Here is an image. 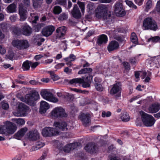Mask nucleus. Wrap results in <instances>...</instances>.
Returning <instances> with one entry per match:
<instances>
[{"mask_svg": "<svg viewBox=\"0 0 160 160\" xmlns=\"http://www.w3.org/2000/svg\"><path fill=\"white\" fill-rule=\"evenodd\" d=\"M95 16L98 19L102 18L105 22H108L110 20L111 15H107V16H106V15H105L103 13H102L96 9L95 10Z\"/></svg>", "mask_w": 160, "mask_h": 160, "instance_id": "f3484780", "label": "nucleus"}, {"mask_svg": "<svg viewBox=\"0 0 160 160\" xmlns=\"http://www.w3.org/2000/svg\"><path fill=\"white\" fill-rule=\"evenodd\" d=\"M53 125L57 128H58L62 131H66L68 129L67 124L65 122H54Z\"/></svg>", "mask_w": 160, "mask_h": 160, "instance_id": "aec40b11", "label": "nucleus"}, {"mask_svg": "<svg viewBox=\"0 0 160 160\" xmlns=\"http://www.w3.org/2000/svg\"><path fill=\"white\" fill-rule=\"evenodd\" d=\"M86 78L85 79V81L89 82L91 83L92 81V80L93 77L90 74H88L86 75Z\"/></svg>", "mask_w": 160, "mask_h": 160, "instance_id": "09e8293b", "label": "nucleus"}, {"mask_svg": "<svg viewBox=\"0 0 160 160\" xmlns=\"http://www.w3.org/2000/svg\"><path fill=\"white\" fill-rule=\"evenodd\" d=\"M151 72H148V75L144 80L145 82H148L150 80V78L149 77L151 76Z\"/></svg>", "mask_w": 160, "mask_h": 160, "instance_id": "680f3d73", "label": "nucleus"}, {"mask_svg": "<svg viewBox=\"0 0 160 160\" xmlns=\"http://www.w3.org/2000/svg\"><path fill=\"white\" fill-rule=\"evenodd\" d=\"M19 13L20 16V20L21 21H24L25 20L26 17L25 15V11L22 8L19 9Z\"/></svg>", "mask_w": 160, "mask_h": 160, "instance_id": "473e14b6", "label": "nucleus"}, {"mask_svg": "<svg viewBox=\"0 0 160 160\" xmlns=\"http://www.w3.org/2000/svg\"><path fill=\"white\" fill-rule=\"evenodd\" d=\"M68 15L66 13L63 12L60 14L58 18V20L59 21H63L67 19Z\"/></svg>", "mask_w": 160, "mask_h": 160, "instance_id": "ea45409f", "label": "nucleus"}, {"mask_svg": "<svg viewBox=\"0 0 160 160\" xmlns=\"http://www.w3.org/2000/svg\"><path fill=\"white\" fill-rule=\"evenodd\" d=\"M66 0H57L55 2V4L64 6L66 5Z\"/></svg>", "mask_w": 160, "mask_h": 160, "instance_id": "de8ad7c7", "label": "nucleus"}, {"mask_svg": "<svg viewBox=\"0 0 160 160\" xmlns=\"http://www.w3.org/2000/svg\"><path fill=\"white\" fill-rule=\"evenodd\" d=\"M67 28L65 26H62L58 28L56 30L55 34L56 39H60L63 38L66 33Z\"/></svg>", "mask_w": 160, "mask_h": 160, "instance_id": "ddd939ff", "label": "nucleus"}, {"mask_svg": "<svg viewBox=\"0 0 160 160\" xmlns=\"http://www.w3.org/2000/svg\"><path fill=\"white\" fill-rule=\"evenodd\" d=\"M119 48V44L115 40L112 41L110 42L107 47L108 50L110 52L117 50Z\"/></svg>", "mask_w": 160, "mask_h": 160, "instance_id": "dca6fc26", "label": "nucleus"}, {"mask_svg": "<svg viewBox=\"0 0 160 160\" xmlns=\"http://www.w3.org/2000/svg\"><path fill=\"white\" fill-rule=\"evenodd\" d=\"M51 115L54 119L63 118H67L68 114L65 110L61 107L55 108L51 112Z\"/></svg>", "mask_w": 160, "mask_h": 160, "instance_id": "f257e3e1", "label": "nucleus"}, {"mask_svg": "<svg viewBox=\"0 0 160 160\" xmlns=\"http://www.w3.org/2000/svg\"><path fill=\"white\" fill-rule=\"evenodd\" d=\"M67 41H63L62 42V43L61 44V45H62L64 51H66L67 48V44L66 43Z\"/></svg>", "mask_w": 160, "mask_h": 160, "instance_id": "e2e57ef3", "label": "nucleus"}, {"mask_svg": "<svg viewBox=\"0 0 160 160\" xmlns=\"http://www.w3.org/2000/svg\"><path fill=\"white\" fill-rule=\"evenodd\" d=\"M16 6L14 3L9 5L7 8L8 12L9 13L13 12L15 11Z\"/></svg>", "mask_w": 160, "mask_h": 160, "instance_id": "72a5a7b5", "label": "nucleus"}, {"mask_svg": "<svg viewBox=\"0 0 160 160\" xmlns=\"http://www.w3.org/2000/svg\"><path fill=\"white\" fill-rule=\"evenodd\" d=\"M72 14L73 17L77 19H79L81 17V14L78 6L75 4L72 11Z\"/></svg>", "mask_w": 160, "mask_h": 160, "instance_id": "412c9836", "label": "nucleus"}, {"mask_svg": "<svg viewBox=\"0 0 160 160\" xmlns=\"http://www.w3.org/2000/svg\"><path fill=\"white\" fill-rule=\"evenodd\" d=\"M59 132L56 129L50 127H46L42 130V134L45 137H51L59 135Z\"/></svg>", "mask_w": 160, "mask_h": 160, "instance_id": "6e6552de", "label": "nucleus"}, {"mask_svg": "<svg viewBox=\"0 0 160 160\" xmlns=\"http://www.w3.org/2000/svg\"><path fill=\"white\" fill-rule=\"evenodd\" d=\"M140 114L141 117L142 121L146 126L151 127L154 124L156 120L152 116L143 111H140Z\"/></svg>", "mask_w": 160, "mask_h": 160, "instance_id": "f03ea898", "label": "nucleus"}, {"mask_svg": "<svg viewBox=\"0 0 160 160\" xmlns=\"http://www.w3.org/2000/svg\"><path fill=\"white\" fill-rule=\"evenodd\" d=\"M78 4L80 8L81 9L82 13L84 14L85 10V4L84 2H78Z\"/></svg>", "mask_w": 160, "mask_h": 160, "instance_id": "49530a36", "label": "nucleus"}, {"mask_svg": "<svg viewBox=\"0 0 160 160\" xmlns=\"http://www.w3.org/2000/svg\"><path fill=\"white\" fill-rule=\"evenodd\" d=\"M141 54H139L136 56L135 57L132 58L130 59V62L131 64H135L137 62V59Z\"/></svg>", "mask_w": 160, "mask_h": 160, "instance_id": "8fccbe9b", "label": "nucleus"}, {"mask_svg": "<svg viewBox=\"0 0 160 160\" xmlns=\"http://www.w3.org/2000/svg\"><path fill=\"white\" fill-rule=\"evenodd\" d=\"M92 69L91 68H83L79 70L78 74H82L88 73L90 74L89 73L92 72Z\"/></svg>", "mask_w": 160, "mask_h": 160, "instance_id": "7c9ffc66", "label": "nucleus"}, {"mask_svg": "<svg viewBox=\"0 0 160 160\" xmlns=\"http://www.w3.org/2000/svg\"><path fill=\"white\" fill-rule=\"evenodd\" d=\"M97 9L102 13H103L105 15L107 16V15H111L110 13L108 12V5H106L101 4L99 6Z\"/></svg>", "mask_w": 160, "mask_h": 160, "instance_id": "c85d7f7f", "label": "nucleus"}, {"mask_svg": "<svg viewBox=\"0 0 160 160\" xmlns=\"http://www.w3.org/2000/svg\"><path fill=\"white\" fill-rule=\"evenodd\" d=\"M28 138L32 141H36L39 138V134L37 130L30 131L28 134Z\"/></svg>", "mask_w": 160, "mask_h": 160, "instance_id": "4be33fe9", "label": "nucleus"}, {"mask_svg": "<svg viewBox=\"0 0 160 160\" xmlns=\"http://www.w3.org/2000/svg\"><path fill=\"white\" fill-rule=\"evenodd\" d=\"M80 119L83 125L85 127L89 125L91 123V119L89 115L83 113L80 116Z\"/></svg>", "mask_w": 160, "mask_h": 160, "instance_id": "4468645a", "label": "nucleus"}, {"mask_svg": "<svg viewBox=\"0 0 160 160\" xmlns=\"http://www.w3.org/2000/svg\"><path fill=\"white\" fill-rule=\"evenodd\" d=\"M142 27L144 30L156 31L158 29L156 22L151 18L148 17L143 20Z\"/></svg>", "mask_w": 160, "mask_h": 160, "instance_id": "7ed1b4c3", "label": "nucleus"}, {"mask_svg": "<svg viewBox=\"0 0 160 160\" xmlns=\"http://www.w3.org/2000/svg\"><path fill=\"white\" fill-rule=\"evenodd\" d=\"M1 105L2 108L5 110H6L9 108L8 104L4 102H1Z\"/></svg>", "mask_w": 160, "mask_h": 160, "instance_id": "5fc2aeb1", "label": "nucleus"}, {"mask_svg": "<svg viewBox=\"0 0 160 160\" xmlns=\"http://www.w3.org/2000/svg\"><path fill=\"white\" fill-rule=\"evenodd\" d=\"M12 120L16 122L18 125H21L24 124L25 121L22 118H13Z\"/></svg>", "mask_w": 160, "mask_h": 160, "instance_id": "c9c22d12", "label": "nucleus"}, {"mask_svg": "<svg viewBox=\"0 0 160 160\" xmlns=\"http://www.w3.org/2000/svg\"><path fill=\"white\" fill-rule=\"evenodd\" d=\"M39 98V95L38 92H33L27 94L25 96L24 101L30 105H33L34 102Z\"/></svg>", "mask_w": 160, "mask_h": 160, "instance_id": "39448f33", "label": "nucleus"}, {"mask_svg": "<svg viewBox=\"0 0 160 160\" xmlns=\"http://www.w3.org/2000/svg\"><path fill=\"white\" fill-rule=\"evenodd\" d=\"M121 118L124 122L128 121L130 119L128 114L127 112H124L121 114Z\"/></svg>", "mask_w": 160, "mask_h": 160, "instance_id": "2f4dec72", "label": "nucleus"}, {"mask_svg": "<svg viewBox=\"0 0 160 160\" xmlns=\"http://www.w3.org/2000/svg\"><path fill=\"white\" fill-rule=\"evenodd\" d=\"M152 6V2L151 0H148L146 2L144 10L146 12H148L149 10L151 8Z\"/></svg>", "mask_w": 160, "mask_h": 160, "instance_id": "f704fd0d", "label": "nucleus"}, {"mask_svg": "<svg viewBox=\"0 0 160 160\" xmlns=\"http://www.w3.org/2000/svg\"><path fill=\"white\" fill-rule=\"evenodd\" d=\"M123 1L120 0L118 1L114 5V12L117 16L123 17L124 16L126 12L123 9L122 5Z\"/></svg>", "mask_w": 160, "mask_h": 160, "instance_id": "423d86ee", "label": "nucleus"}, {"mask_svg": "<svg viewBox=\"0 0 160 160\" xmlns=\"http://www.w3.org/2000/svg\"><path fill=\"white\" fill-rule=\"evenodd\" d=\"M62 12L61 7L58 6H55L53 9V12L55 14H59Z\"/></svg>", "mask_w": 160, "mask_h": 160, "instance_id": "4c0bfd02", "label": "nucleus"}, {"mask_svg": "<svg viewBox=\"0 0 160 160\" xmlns=\"http://www.w3.org/2000/svg\"><path fill=\"white\" fill-rule=\"evenodd\" d=\"M41 95L42 97L47 100L56 103L58 102V99L55 97L52 93L47 90H43L41 92Z\"/></svg>", "mask_w": 160, "mask_h": 160, "instance_id": "0eeeda50", "label": "nucleus"}, {"mask_svg": "<svg viewBox=\"0 0 160 160\" xmlns=\"http://www.w3.org/2000/svg\"><path fill=\"white\" fill-rule=\"evenodd\" d=\"M109 157L110 160H121L119 157L115 155H110Z\"/></svg>", "mask_w": 160, "mask_h": 160, "instance_id": "864d4df0", "label": "nucleus"}, {"mask_svg": "<svg viewBox=\"0 0 160 160\" xmlns=\"http://www.w3.org/2000/svg\"><path fill=\"white\" fill-rule=\"evenodd\" d=\"M70 61L72 62L74 61L76 59V56L73 54H71L69 55Z\"/></svg>", "mask_w": 160, "mask_h": 160, "instance_id": "69168bd1", "label": "nucleus"}, {"mask_svg": "<svg viewBox=\"0 0 160 160\" xmlns=\"http://www.w3.org/2000/svg\"><path fill=\"white\" fill-rule=\"evenodd\" d=\"M125 2H126V4L130 7L133 8L135 9H136L137 8V6L134 5L131 1L125 0Z\"/></svg>", "mask_w": 160, "mask_h": 160, "instance_id": "c03bdc74", "label": "nucleus"}, {"mask_svg": "<svg viewBox=\"0 0 160 160\" xmlns=\"http://www.w3.org/2000/svg\"><path fill=\"white\" fill-rule=\"evenodd\" d=\"M69 83L71 84L75 85L76 84H82V87L84 88L90 87L91 83L85 81L81 78H75L72 79L69 81Z\"/></svg>", "mask_w": 160, "mask_h": 160, "instance_id": "1a4fd4ad", "label": "nucleus"}, {"mask_svg": "<svg viewBox=\"0 0 160 160\" xmlns=\"http://www.w3.org/2000/svg\"><path fill=\"white\" fill-rule=\"evenodd\" d=\"M123 64L126 70L129 71L130 69V66L128 62H124L123 63Z\"/></svg>", "mask_w": 160, "mask_h": 160, "instance_id": "3c124183", "label": "nucleus"}, {"mask_svg": "<svg viewBox=\"0 0 160 160\" xmlns=\"http://www.w3.org/2000/svg\"><path fill=\"white\" fill-rule=\"evenodd\" d=\"M5 124L6 133L9 134H12L14 133L17 130V127L13 123L8 121L4 122Z\"/></svg>", "mask_w": 160, "mask_h": 160, "instance_id": "9d476101", "label": "nucleus"}, {"mask_svg": "<svg viewBox=\"0 0 160 160\" xmlns=\"http://www.w3.org/2000/svg\"><path fill=\"white\" fill-rule=\"evenodd\" d=\"M114 38L120 42H122L123 41V39L119 36H114Z\"/></svg>", "mask_w": 160, "mask_h": 160, "instance_id": "0e129e2a", "label": "nucleus"}, {"mask_svg": "<svg viewBox=\"0 0 160 160\" xmlns=\"http://www.w3.org/2000/svg\"><path fill=\"white\" fill-rule=\"evenodd\" d=\"M81 145L80 143L75 142L66 145L63 148V151L66 152H69L71 151L78 148H81Z\"/></svg>", "mask_w": 160, "mask_h": 160, "instance_id": "f8f14e48", "label": "nucleus"}, {"mask_svg": "<svg viewBox=\"0 0 160 160\" xmlns=\"http://www.w3.org/2000/svg\"><path fill=\"white\" fill-rule=\"evenodd\" d=\"M49 108L50 106L48 103L43 101L41 102L40 112L41 113H45Z\"/></svg>", "mask_w": 160, "mask_h": 160, "instance_id": "bb28decb", "label": "nucleus"}, {"mask_svg": "<svg viewBox=\"0 0 160 160\" xmlns=\"http://www.w3.org/2000/svg\"><path fill=\"white\" fill-rule=\"evenodd\" d=\"M72 70L70 69L68 67L65 68L64 70V71L68 74H70L71 73Z\"/></svg>", "mask_w": 160, "mask_h": 160, "instance_id": "338daca9", "label": "nucleus"}, {"mask_svg": "<svg viewBox=\"0 0 160 160\" xmlns=\"http://www.w3.org/2000/svg\"><path fill=\"white\" fill-rule=\"evenodd\" d=\"M111 115V112L109 111H108L106 112L105 111H103L102 113V117L104 118L105 117H110Z\"/></svg>", "mask_w": 160, "mask_h": 160, "instance_id": "603ef678", "label": "nucleus"}, {"mask_svg": "<svg viewBox=\"0 0 160 160\" xmlns=\"http://www.w3.org/2000/svg\"><path fill=\"white\" fill-rule=\"evenodd\" d=\"M131 40L132 42L136 44L138 42V38L136 34L133 32L132 33L131 36Z\"/></svg>", "mask_w": 160, "mask_h": 160, "instance_id": "e433bc0d", "label": "nucleus"}, {"mask_svg": "<svg viewBox=\"0 0 160 160\" xmlns=\"http://www.w3.org/2000/svg\"><path fill=\"white\" fill-rule=\"evenodd\" d=\"M84 149L87 152L93 153L96 152L97 148L95 143H89L86 145Z\"/></svg>", "mask_w": 160, "mask_h": 160, "instance_id": "6ab92c4d", "label": "nucleus"}, {"mask_svg": "<svg viewBox=\"0 0 160 160\" xmlns=\"http://www.w3.org/2000/svg\"><path fill=\"white\" fill-rule=\"evenodd\" d=\"M160 109V104L155 103L151 105L148 108V111L150 113H155Z\"/></svg>", "mask_w": 160, "mask_h": 160, "instance_id": "5701e85b", "label": "nucleus"}, {"mask_svg": "<svg viewBox=\"0 0 160 160\" xmlns=\"http://www.w3.org/2000/svg\"><path fill=\"white\" fill-rule=\"evenodd\" d=\"M121 85L119 82H117L114 84L110 91V94L114 95L118 93H120L121 90Z\"/></svg>", "mask_w": 160, "mask_h": 160, "instance_id": "a211bd4d", "label": "nucleus"}, {"mask_svg": "<svg viewBox=\"0 0 160 160\" xmlns=\"http://www.w3.org/2000/svg\"><path fill=\"white\" fill-rule=\"evenodd\" d=\"M27 130L28 129L26 127L21 128L14 135V138L20 140L23 136Z\"/></svg>", "mask_w": 160, "mask_h": 160, "instance_id": "393cba45", "label": "nucleus"}, {"mask_svg": "<svg viewBox=\"0 0 160 160\" xmlns=\"http://www.w3.org/2000/svg\"><path fill=\"white\" fill-rule=\"evenodd\" d=\"M94 81L95 82L94 86L96 89L99 91H102L104 88L101 84V79L96 77L94 79Z\"/></svg>", "mask_w": 160, "mask_h": 160, "instance_id": "cd10ccee", "label": "nucleus"}, {"mask_svg": "<svg viewBox=\"0 0 160 160\" xmlns=\"http://www.w3.org/2000/svg\"><path fill=\"white\" fill-rule=\"evenodd\" d=\"M44 26V24L42 23H38L34 26V29L36 32H38Z\"/></svg>", "mask_w": 160, "mask_h": 160, "instance_id": "79ce46f5", "label": "nucleus"}, {"mask_svg": "<svg viewBox=\"0 0 160 160\" xmlns=\"http://www.w3.org/2000/svg\"><path fill=\"white\" fill-rule=\"evenodd\" d=\"M30 63L31 67L32 68H35L39 65V64H40V62H33L31 61V63Z\"/></svg>", "mask_w": 160, "mask_h": 160, "instance_id": "13d9d810", "label": "nucleus"}, {"mask_svg": "<svg viewBox=\"0 0 160 160\" xmlns=\"http://www.w3.org/2000/svg\"><path fill=\"white\" fill-rule=\"evenodd\" d=\"M48 73L50 74L52 79L54 81L58 80L59 78L57 75L53 71H49Z\"/></svg>", "mask_w": 160, "mask_h": 160, "instance_id": "a19ab883", "label": "nucleus"}, {"mask_svg": "<svg viewBox=\"0 0 160 160\" xmlns=\"http://www.w3.org/2000/svg\"><path fill=\"white\" fill-rule=\"evenodd\" d=\"M6 52L5 48L3 46L0 45V54L2 55L4 54Z\"/></svg>", "mask_w": 160, "mask_h": 160, "instance_id": "4d7b16f0", "label": "nucleus"}, {"mask_svg": "<svg viewBox=\"0 0 160 160\" xmlns=\"http://www.w3.org/2000/svg\"><path fill=\"white\" fill-rule=\"evenodd\" d=\"M160 40V38L158 36H155L149 38L148 39V42L151 41L153 43H156Z\"/></svg>", "mask_w": 160, "mask_h": 160, "instance_id": "58836bf2", "label": "nucleus"}, {"mask_svg": "<svg viewBox=\"0 0 160 160\" xmlns=\"http://www.w3.org/2000/svg\"><path fill=\"white\" fill-rule=\"evenodd\" d=\"M21 28L23 34L25 35L29 36L32 32V28L27 24L22 25Z\"/></svg>", "mask_w": 160, "mask_h": 160, "instance_id": "b1692460", "label": "nucleus"}, {"mask_svg": "<svg viewBox=\"0 0 160 160\" xmlns=\"http://www.w3.org/2000/svg\"><path fill=\"white\" fill-rule=\"evenodd\" d=\"M31 61L29 60H26L24 62L22 65V68L24 71L28 70L29 69L31 66Z\"/></svg>", "mask_w": 160, "mask_h": 160, "instance_id": "c756f323", "label": "nucleus"}, {"mask_svg": "<svg viewBox=\"0 0 160 160\" xmlns=\"http://www.w3.org/2000/svg\"><path fill=\"white\" fill-rule=\"evenodd\" d=\"M45 145L44 144L41 142H38L36 143V148L37 149L42 147Z\"/></svg>", "mask_w": 160, "mask_h": 160, "instance_id": "6e6d98bb", "label": "nucleus"}, {"mask_svg": "<svg viewBox=\"0 0 160 160\" xmlns=\"http://www.w3.org/2000/svg\"><path fill=\"white\" fill-rule=\"evenodd\" d=\"M12 32L16 35H18L21 33L20 29L17 27H13L12 28Z\"/></svg>", "mask_w": 160, "mask_h": 160, "instance_id": "37998d69", "label": "nucleus"}, {"mask_svg": "<svg viewBox=\"0 0 160 160\" xmlns=\"http://www.w3.org/2000/svg\"><path fill=\"white\" fill-rule=\"evenodd\" d=\"M29 107L23 103H20L18 106L19 110L15 112L14 114L17 117H21L25 114V112L29 110Z\"/></svg>", "mask_w": 160, "mask_h": 160, "instance_id": "9b49d317", "label": "nucleus"}, {"mask_svg": "<svg viewBox=\"0 0 160 160\" xmlns=\"http://www.w3.org/2000/svg\"><path fill=\"white\" fill-rule=\"evenodd\" d=\"M15 81L19 84H22L26 85H29V83L28 82L25 81H22L21 80H19L17 79H16Z\"/></svg>", "mask_w": 160, "mask_h": 160, "instance_id": "052dcab7", "label": "nucleus"}, {"mask_svg": "<svg viewBox=\"0 0 160 160\" xmlns=\"http://www.w3.org/2000/svg\"><path fill=\"white\" fill-rule=\"evenodd\" d=\"M55 30V27L52 25H49L43 28L42 33L44 36H49L52 35Z\"/></svg>", "mask_w": 160, "mask_h": 160, "instance_id": "2eb2a0df", "label": "nucleus"}, {"mask_svg": "<svg viewBox=\"0 0 160 160\" xmlns=\"http://www.w3.org/2000/svg\"><path fill=\"white\" fill-rule=\"evenodd\" d=\"M0 133L3 134L6 133V129H5V124L3 126H0Z\"/></svg>", "mask_w": 160, "mask_h": 160, "instance_id": "bf43d9fd", "label": "nucleus"}, {"mask_svg": "<svg viewBox=\"0 0 160 160\" xmlns=\"http://www.w3.org/2000/svg\"><path fill=\"white\" fill-rule=\"evenodd\" d=\"M42 0H33V6L34 8H37L42 2Z\"/></svg>", "mask_w": 160, "mask_h": 160, "instance_id": "a18cd8bd", "label": "nucleus"}, {"mask_svg": "<svg viewBox=\"0 0 160 160\" xmlns=\"http://www.w3.org/2000/svg\"><path fill=\"white\" fill-rule=\"evenodd\" d=\"M12 45L19 50H23L28 48L29 46L28 41L26 40L16 39L13 40Z\"/></svg>", "mask_w": 160, "mask_h": 160, "instance_id": "20e7f679", "label": "nucleus"}, {"mask_svg": "<svg viewBox=\"0 0 160 160\" xmlns=\"http://www.w3.org/2000/svg\"><path fill=\"white\" fill-rule=\"evenodd\" d=\"M87 8L91 10H92L94 8V5L92 3L88 4L87 5Z\"/></svg>", "mask_w": 160, "mask_h": 160, "instance_id": "774afa93", "label": "nucleus"}, {"mask_svg": "<svg viewBox=\"0 0 160 160\" xmlns=\"http://www.w3.org/2000/svg\"><path fill=\"white\" fill-rule=\"evenodd\" d=\"M108 40L107 36L105 34H102L100 35L97 39V43L98 45L105 44Z\"/></svg>", "mask_w": 160, "mask_h": 160, "instance_id": "a878e982", "label": "nucleus"}]
</instances>
